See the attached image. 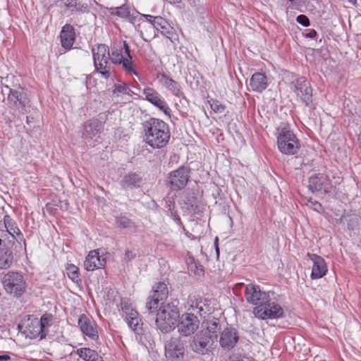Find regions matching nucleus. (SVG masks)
I'll return each instance as SVG.
<instances>
[{
  "mask_svg": "<svg viewBox=\"0 0 361 361\" xmlns=\"http://www.w3.org/2000/svg\"><path fill=\"white\" fill-rule=\"evenodd\" d=\"M221 329V325L218 319L208 321L206 328L202 329L190 339L189 342L190 348L200 355H203L209 353L217 345V339Z\"/></svg>",
  "mask_w": 361,
  "mask_h": 361,
  "instance_id": "obj_1",
  "label": "nucleus"
},
{
  "mask_svg": "<svg viewBox=\"0 0 361 361\" xmlns=\"http://www.w3.org/2000/svg\"><path fill=\"white\" fill-rule=\"evenodd\" d=\"M144 140L154 149L165 147L170 139L169 126L162 120L151 118L142 123Z\"/></svg>",
  "mask_w": 361,
  "mask_h": 361,
  "instance_id": "obj_2",
  "label": "nucleus"
},
{
  "mask_svg": "<svg viewBox=\"0 0 361 361\" xmlns=\"http://www.w3.org/2000/svg\"><path fill=\"white\" fill-rule=\"evenodd\" d=\"M276 142L279 152L284 155H295L300 149V142L287 123L276 128Z\"/></svg>",
  "mask_w": 361,
  "mask_h": 361,
  "instance_id": "obj_3",
  "label": "nucleus"
},
{
  "mask_svg": "<svg viewBox=\"0 0 361 361\" xmlns=\"http://www.w3.org/2000/svg\"><path fill=\"white\" fill-rule=\"evenodd\" d=\"M178 305V301L176 300L171 302L162 303L157 311L155 323L162 333H169L175 329L180 317Z\"/></svg>",
  "mask_w": 361,
  "mask_h": 361,
  "instance_id": "obj_4",
  "label": "nucleus"
},
{
  "mask_svg": "<svg viewBox=\"0 0 361 361\" xmlns=\"http://www.w3.org/2000/svg\"><path fill=\"white\" fill-rule=\"evenodd\" d=\"M1 283L7 293L16 298L20 297L26 289L24 276L18 271H8L1 277Z\"/></svg>",
  "mask_w": 361,
  "mask_h": 361,
  "instance_id": "obj_5",
  "label": "nucleus"
},
{
  "mask_svg": "<svg viewBox=\"0 0 361 361\" xmlns=\"http://www.w3.org/2000/svg\"><path fill=\"white\" fill-rule=\"evenodd\" d=\"M94 65L96 71L105 79L111 75L110 52L108 46L99 44L92 49Z\"/></svg>",
  "mask_w": 361,
  "mask_h": 361,
  "instance_id": "obj_6",
  "label": "nucleus"
},
{
  "mask_svg": "<svg viewBox=\"0 0 361 361\" xmlns=\"http://www.w3.org/2000/svg\"><path fill=\"white\" fill-rule=\"evenodd\" d=\"M290 89L297 97L310 109H315L312 102V89L310 82L304 77H300L290 82Z\"/></svg>",
  "mask_w": 361,
  "mask_h": 361,
  "instance_id": "obj_7",
  "label": "nucleus"
},
{
  "mask_svg": "<svg viewBox=\"0 0 361 361\" xmlns=\"http://www.w3.org/2000/svg\"><path fill=\"white\" fill-rule=\"evenodd\" d=\"M169 295L167 286L164 282L157 283L153 288L152 295H150L146 302V308L149 312H157L159 302L164 303V301L166 300Z\"/></svg>",
  "mask_w": 361,
  "mask_h": 361,
  "instance_id": "obj_8",
  "label": "nucleus"
},
{
  "mask_svg": "<svg viewBox=\"0 0 361 361\" xmlns=\"http://www.w3.org/2000/svg\"><path fill=\"white\" fill-rule=\"evenodd\" d=\"M29 103L30 99L24 89H9L8 104L10 108L18 110L20 114L23 115L27 111L26 107L29 105Z\"/></svg>",
  "mask_w": 361,
  "mask_h": 361,
  "instance_id": "obj_9",
  "label": "nucleus"
},
{
  "mask_svg": "<svg viewBox=\"0 0 361 361\" xmlns=\"http://www.w3.org/2000/svg\"><path fill=\"white\" fill-rule=\"evenodd\" d=\"M271 294L273 295V293L263 291L259 286L253 283L247 285L245 290V297L247 302L257 307L263 306L265 302H268Z\"/></svg>",
  "mask_w": 361,
  "mask_h": 361,
  "instance_id": "obj_10",
  "label": "nucleus"
},
{
  "mask_svg": "<svg viewBox=\"0 0 361 361\" xmlns=\"http://www.w3.org/2000/svg\"><path fill=\"white\" fill-rule=\"evenodd\" d=\"M185 343L180 337H171L165 343V354L170 361H181L185 354Z\"/></svg>",
  "mask_w": 361,
  "mask_h": 361,
  "instance_id": "obj_11",
  "label": "nucleus"
},
{
  "mask_svg": "<svg viewBox=\"0 0 361 361\" xmlns=\"http://www.w3.org/2000/svg\"><path fill=\"white\" fill-rule=\"evenodd\" d=\"M255 316L261 319H277L283 316V308L277 303L271 302V298L268 302H265L263 306L255 307L253 310Z\"/></svg>",
  "mask_w": 361,
  "mask_h": 361,
  "instance_id": "obj_12",
  "label": "nucleus"
},
{
  "mask_svg": "<svg viewBox=\"0 0 361 361\" xmlns=\"http://www.w3.org/2000/svg\"><path fill=\"white\" fill-rule=\"evenodd\" d=\"M190 174V169L187 166H181L170 172L168 179L171 189L179 190L185 188L189 180Z\"/></svg>",
  "mask_w": 361,
  "mask_h": 361,
  "instance_id": "obj_13",
  "label": "nucleus"
},
{
  "mask_svg": "<svg viewBox=\"0 0 361 361\" xmlns=\"http://www.w3.org/2000/svg\"><path fill=\"white\" fill-rule=\"evenodd\" d=\"M178 319V331L183 336L193 334L199 328L200 321L193 313L183 314Z\"/></svg>",
  "mask_w": 361,
  "mask_h": 361,
  "instance_id": "obj_14",
  "label": "nucleus"
},
{
  "mask_svg": "<svg viewBox=\"0 0 361 361\" xmlns=\"http://www.w3.org/2000/svg\"><path fill=\"white\" fill-rule=\"evenodd\" d=\"M308 188L313 193L326 194L331 192V185L327 176L315 173L309 178Z\"/></svg>",
  "mask_w": 361,
  "mask_h": 361,
  "instance_id": "obj_15",
  "label": "nucleus"
},
{
  "mask_svg": "<svg viewBox=\"0 0 361 361\" xmlns=\"http://www.w3.org/2000/svg\"><path fill=\"white\" fill-rule=\"evenodd\" d=\"M14 261V254L12 250L11 240L0 238V269L10 268Z\"/></svg>",
  "mask_w": 361,
  "mask_h": 361,
  "instance_id": "obj_16",
  "label": "nucleus"
},
{
  "mask_svg": "<svg viewBox=\"0 0 361 361\" xmlns=\"http://www.w3.org/2000/svg\"><path fill=\"white\" fill-rule=\"evenodd\" d=\"M238 334L233 327H226L220 334L219 344L225 350L233 348L238 341Z\"/></svg>",
  "mask_w": 361,
  "mask_h": 361,
  "instance_id": "obj_17",
  "label": "nucleus"
},
{
  "mask_svg": "<svg viewBox=\"0 0 361 361\" xmlns=\"http://www.w3.org/2000/svg\"><path fill=\"white\" fill-rule=\"evenodd\" d=\"M142 92L148 102L170 116L171 109L157 91L151 87H146Z\"/></svg>",
  "mask_w": 361,
  "mask_h": 361,
  "instance_id": "obj_18",
  "label": "nucleus"
},
{
  "mask_svg": "<svg viewBox=\"0 0 361 361\" xmlns=\"http://www.w3.org/2000/svg\"><path fill=\"white\" fill-rule=\"evenodd\" d=\"M103 129L102 122L97 118H92L82 125V138L90 140L99 134Z\"/></svg>",
  "mask_w": 361,
  "mask_h": 361,
  "instance_id": "obj_19",
  "label": "nucleus"
},
{
  "mask_svg": "<svg viewBox=\"0 0 361 361\" xmlns=\"http://www.w3.org/2000/svg\"><path fill=\"white\" fill-rule=\"evenodd\" d=\"M307 256L313 262L311 279H318L322 278L328 270L324 259L316 254L307 253Z\"/></svg>",
  "mask_w": 361,
  "mask_h": 361,
  "instance_id": "obj_20",
  "label": "nucleus"
},
{
  "mask_svg": "<svg viewBox=\"0 0 361 361\" xmlns=\"http://www.w3.org/2000/svg\"><path fill=\"white\" fill-rule=\"evenodd\" d=\"M78 325L85 335L93 340L98 338V331L95 322L92 321L85 314H82L79 317Z\"/></svg>",
  "mask_w": 361,
  "mask_h": 361,
  "instance_id": "obj_21",
  "label": "nucleus"
},
{
  "mask_svg": "<svg viewBox=\"0 0 361 361\" xmlns=\"http://www.w3.org/2000/svg\"><path fill=\"white\" fill-rule=\"evenodd\" d=\"M111 56V61L116 65H122L123 68L128 74L137 75V72L133 68V61L123 56L121 49H116L112 51Z\"/></svg>",
  "mask_w": 361,
  "mask_h": 361,
  "instance_id": "obj_22",
  "label": "nucleus"
},
{
  "mask_svg": "<svg viewBox=\"0 0 361 361\" xmlns=\"http://www.w3.org/2000/svg\"><path fill=\"white\" fill-rule=\"evenodd\" d=\"M106 264L104 257L99 255L97 250H91L84 262V267L88 271L103 267Z\"/></svg>",
  "mask_w": 361,
  "mask_h": 361,
  "instance_id": "obj_23",
  "label": "nucleus"
},
{
  "mask_svg": "<svg viewBox=\"0 0 361 361\" xmlns=\"http://www.w3.org/2000/svg\"><path fill=\"white\" fill-rule=\"evenodd\" d=\"M154 27L159 31L162 35L170 39L171 42H174L177 39L174 29L166 19L161 16H158L154 20Z\"/></svg>",
  "mask_w": 361,
  "mask_h": 361,
  "instance_id": "obj_24",
  "label": "nucleus"
},
{
  "mask_svg": "<svg viewBox=\"0 0 361 361\" xmlns=\"http://www.w3.org/2000/svg\"><path fill=\"white\" fill-rule=\"evenodd\" d=\"M60 39L61 46L66 50H70L75 40V32L74 27L70 24H66L63 26L61 33Z\"/></svg>",
  "mask_w": 361,
  "mask_h": 361,
  "instance_id": "obj_25",
  "label": "nucleus"
},
{
  "mask_svg": "<svg viewBox=\"0 0 361 361\" xmlns=\"http://www.w3.org/2000/svg\"><path fill=\"white\" fill-rule=\"evenodd\" d=\"M250 86L253 91L262 92L268 86V79L264 73L257 72L250 80Z\"/></svg>",
  "mask_w": 361,
  "mask_h": 361,
  "instance_id": "obj_26",
  "label": "nucleus"
},
{
  "mask_svg": "<svg viewBox=\"0 0 361 361\" xmlns=\"http://www.w3.org/2000/svg\"><path fill=\"white\" fill-rule=\"evenodd\" d=\"M59 6L70 9L72 12L85 13L88 11V6L78 0H59Z\"/></svg>",
  "mask_w": 361,
  "mask_h": 361,
  "instance_id": "obj_27",
  "label": "nucleus"
},
{
  "mask_svg": "<svg viewBox=\"0 0 361 361\" xmlns=\"http://www.w3.org/2000/svg\"><path fill=\"white\" fill-rule=\"evenodd\" d=\"M160 80L163 85L169 91H171V92L173 95L176 97H180L183 94V93L181 91L180 85L176 81L173 80L171 78H170L165 73H161L160 75Z\"/></svg>",
  "mask_w": 361,
  "mask_h": 361,
  "instance_id": "obj_28",
  "label": "nucleus"
},
{
  "mask_svg": "<svg viewBox=\"0 0 361 361\" xmlns=\"http://www.w3.org/2000/svg\"><path fill=\"white\" fill-rule=\"evenodd\" d=\"M142 181V177L136 173H129L123 176L121 185L124 188H139Z\"/></svg>",
  "mask_w": 361,
  "mask_h": 361,
  "instance_id": "obj_29",
  "label": "nucleus"
},
{
  "mask_svg": "<svg viewBox=\"0 0 361 361\" xmlns=\"http://www.w3.org/2000/svg\"><path fill=\"white\" fill-rule=\"evenodd\" d=\"M129 326L137 335L142 334V323L135 310H131L129 314L126 316Z\"/></svg>",
  "mask_w": 361,
  "mask_h": 361,
  "instance_id": "obj_30",
  "label": "nucleus"
},
{
  "mask_svg": "<svg viewBox=\"0 0 361 361\" xmlns=\"http://www.w3.org/2000/svg\"><path fill=\"white\" fill-rule=\"evenodd\" d=\"M182 209L188 212H195L197 207V200L193 194H187L183 199Z\"/></svg>",
  "mask_w": 361,
  "mask_h": 361,
  "instance_id": "obj_31",
  "label": "nucleus"
},
{
  "mask_svg": "<svg viewBox=\"0 0 361 361\" xmlns=\"http://www.w3.org/2000/svg\"><path fill=\"white\" fill-rule=\"evenodd\" d=\"M110 10L111 14L116 15L123 18H127L130 23H133L135 20V16L130 14V8L126 5L118 7H112Z\"/></svg>",
  "mask_w": 361,
  "mask_h": 361,
  "instance_id": "obj_32",
  "label": "nucleus"
},
{
  "mask_svg": "<svg viewBox=\"0 0 361 361\" xmlns=\"http://www.w3.org/2000/svg\"><path fill=\"white\" fill-rule=\"evenodd\" d=\"M77 355L85 361H98L102 359L95 350L88 348L78 349L77 350Z\"/></svg>",
  "mask_w": 361,
  "mask_h": 361,
  "instance_id": "obj_33",
  "label": "nucleus"
},
{
  "mask_svg": "<svg viewBox=\"0 0 361 361\" xmlns=\"http://www.w3.org/2000/svg\"><path fill=\"white\" fill-rule=\"evenodd\" d=\"M191 309L194 311H196L200 314L201 317H204L205 314L211 313V307L209 304V300H204V301H196L195 304L194 302L190 305Z\"/></svg>",
  "mask_w": 361,
  "mask_h": 361,
  "instance_id": "obj_34",
  "label": "nucleus"
},
{
  "mask_svg": "<svg viewBox=\"0 0 361 361\" xmlns=\"http://www.w3.org/2000/svg\"><path fill=\"white\" fill-rule=\"evenodd\" d=\"M51 316L44 314L39 321H35V328L36 329V334H41V339L45 338L47 335V332L45 331V329L47 326H49V323L51 320Z\"/></svg>",
  "mask_w": 361,
  "mask_h": 361,
  "instance_id": "obj_35",
  "label": "nucleus"
},
{
  "mask_svg": "<svg viewBox=\"0 0 361 361\" xmlns=\"http://www.w3.org/2000/svg\"><path fill=\"white\" fill-rule=\"evenodd\" d=\"M66 271L68 277L77 284L81 283V279L79 276V269L73 264H68L66 267Z\"/></svg>",
  "mask_w": 361,
  "mask_h": 361,
  "instance_id": "obj_36",
  "label": "nucleus"
},
{
  "mask_svg": "<svg viewBox=\"0 0 361 361\" xmlns=\"http://www.w3.org/2000/svg\"><path fill=\"white\" fill-rule=\"evenodd\" d=\"M6 232L12 236L13 239L21 240L23 238V235L20 229L16 226H13L12 220L10 221L9 225H8Z\"/></svg>",
  "mask_w": 361,
  "mask_h": 361,
  "instance_id": "obj_37",
  "label": "nucleus"
},
{
  "mask_svg": "<svg viewBox=\"0 0 361 361\" xmlns=\"http://www.w3.org/2000/svg\"><path fill=\"white\" fill-rule=\"evenodd\" d=\"M348 219H346V221H348V228L350 229V230H355L357 229L359 226L360 225V222H361V219L360 218L355 215V214H353V215H350L348 216Z\"/></svg>",
  "mask_w": 361,
  "mask_h": 361,
  "instance_id": "obj_38",
  "label": "nucleus"
},
{
  "mask_svg": "<svg viewBox=\"0 0 361 361\" xmlns=\"http://www.w3.org/2000/svg\"><path fill=\"white\" fill-rule=\"evenodd\" d=\"M116 224L118 228H131L133 225V223L128 218L121 216L116 218Z\"/></svg>",
  "mask_w": 361,
  "mask_h": 361,
  "instance_id": "obj_39",
  "label": "nucleus"
},
{
  "mask_svg": "<svg viewBox=\"0 0 361 361\" xmlns=\"http://www.w3.org/2000/svg\"><path fill=\"white\" fill-rule=\"evenodd\" d=\"M120 305L122 312L126 314V316H127V314H129L131 310H134L132 308L131 304L129 302V300L127 299H122Z\"/></svg>",
  "mask_w": 361,
  "mask_h": 361,
  "instance_id": "obj_40",
  "label": "nucleus"
},
{
  "mask_svg": "<svg viewBox=\"0 0 361 361\" xmlns=\"http://www.w3.org/2000/svg\"><path fill=\"white\" fill-rule=\"evenodd\" d=\"M211 109L215 112V113H219L222 114L224 112L226 109V106L221 104H220L218 101H213L210 104Z\"/></svg>",
  "mask_w": 361,
  "mask_h": 361,
  "instance_id": "obj_41",
  "label": "nucleus"
},
{
  "mask_svg": "<svg viewBox=\"0 0 361 361\" xmlns=\"http://www.w3.org/2000/svg\"><path fill=\"white\" fill-rule=\"evenodd\" d=\"M128 85L125 83H118L114 85V89L113 90V94L122 93L126 94L127 91Z\"/></svg>",
  "mask_w": 361,
  "mask_h": 361,
  "instance_id": "obj_42",
  "label": "nucleus"
},
{
  "mask_svg": "<svg viewBox=\"0 0 361 361\" xmlns=\"http://www.w3.org/2000/svg\"><path fill=\"white\" fill-rule=\"evenodd\" d=\"M166 208L168 210V212L169 213V215L173 217L174 215L178 214L176 211H175V204L173 201L168 200L166 202Z\"/></svg>",
  "mask_w": 361,
  "mask_h": 361,
  "instance_id": "obj_43",
  "label": "nucleus"
},
{
  "mask_svg": "<svg viewBox=\"0 0 361 361\" xmlns=\"http://www.w3.org/2000/svg\"><path fill=\"white\" fill-rule=\"evenodd\" d=\"M296 21H297V23H298L299 24H300L301 25H302L304 27H307L310 25L309 18L305 15H303V14L299 15L296 18Z\"/></svg>",
  "mask_w": 361,
  "mask_h": 361,
  "instance_id": "obj_44",
  "label": "nucleus"
},
{
  "mask_svg": "<svg viewBox=\"0 0 361 361\" xmlns=\"http://www.w3.org/2000/svg\"><path fill=\"white\" fill-rule=\"evenodd\" d=\"M35 322H32L31 323V325L29 326V329H28V331L30 334V338H37V337H39L41 338V334H37L36 332V329L35 328Z\"/></svg>",
  "mask_w": 361,
  "mask_h": 361,
  "instance_id": "obj_45",
  "label": "nucleus"
},
{
  "mask_svg": "<svg viewBox=\"0 0 361 361\" xmlns=\"http://www.w3.org/2000/svg\"><path fill=\"white\" fill-rule=\"evenodd\" d=\"M303 35L307 38L315 39L317 35V32L314 29H307L305 32H303Z\"/></svg>",
  "mask_w": 361,
  "mask_h": 361,
  "instance_id": "obj_46",
  "label": "nucleus"
},
{
  "mask_svg": "<svg viewBox=\"0 0 361 361\" xmlns=\"http://www.w3.org/2000/svg\"><path fill=\"white\" fill-rule=\"evenodd\" d=\"M11 221V217L8 215H6L4 218L3 221L0 219V228L2 227H5L6 228H8V225H9V223Z\"/></svg>",
  "mask_w": 361,
  "mask_h": 361,
  "instance_id": "obj_47",
  "label": "nucleus"
},
{
  "mask_svg": "<svg viewBox=\"0 0 361 361\" xmlns=\"http://www.w3.org/2000/svg\"><path fill=\"white\" fill-rule=\"evenodd\" d=\"M314 207V209L318 212H321L323 210L322 205L317 201L311 202Z\"/></svg>",
  "mask_w": 361,
  "mask_h": 361,
  "instance_id": "obj_48",
  "label": "nucleus"
},
{
  "mask_svg": "<svg viewBox=\"0 0 361 361\" xmlns=\"http://www.w3.org/2000/svg\"><path fill=\"white\" fill-rule=\"evenodd\" d=\"M173 219V220L175 221V222L182 228V229L183 231H185V226L183 224L182 221H181V219L179 217V216L178 214L176 215H174V216L172 217Z\"/></svg>",
  "mask_w": 361,
  "mask_h": 361,
  "instance_id": "obj_49",
  "label": "nucleus"
},
{
  "mask_svg": "<svg viewBox=\"0 0 361 361\" xmlns=\"http://www.w3.org/2000/svg\"><path fill=\"white\" fill-rule=\"evenodd\" d=\"M229 361H252L250 360L248 357H240L238 356H231L229 358Z\"/></svg>",
  "mask_w": 361,
  "mask_h": 361,
  "instance_id": "obj_50",
  "label": "nucleus"
},
{
  "mask_svg": "<svg viewBox=\"0 0 361 361\" xmlns=\"http://www.w3.org/2000/svg\"><path fill=\"white\" fill-rule=\"evenodd\" d=\"M135 257V255L130 250H127L125 253V259L130 261Z\"/></svg>",
  "mask_w": 361,
  "mask_h": 361,
  "instance_id": "obj_51",
  "label": "nucleus"
},
{
  "mask_svg": "<svg viewBox=\"0 0 361 361\" xmlns=\"http://www.w3.org/2000/svg\"><path fill=\"white\" fill-rule=\"evenodd\" d=\"M123 46H124L125 52L128 57V59L132 60V56L130 53V47H129L128 44L126 43V42H123Z\"/></svg>",
  "mask_w": 361,
  "mask_h": 361,
  "instance_id": "obj_52",
  "label": "nucleus"
},
{
  "mask_svg": "<svg viewBox=\"0 0 361 361\" xmlns=\"http://www.w3.org/2000/svg\"><path fill=\"white\" fill-rule=\"evenodd\" d=\"M292 5L300 6L302 4H305L307 0H288Z\"/></svg>",
  "mask_w": 361,
  "mask_h": 361,
  "instance_id": "obj_53",
  "label": "nucleus"
},
{
  "mask_svg": "<svg viewBox=\"0 0 361 361\" xmlns=\"http://www.w3.org/2000/svg\"><path fill=\"white\" fill-rule=\"evenodd\" d=\"M144 17L147 19V21H149L150 23H152L153 26H154V20L156 19V18H158V16H152L151 15H144Z\"/></svg>",
  "mask_w": 361,
  "mask_h": 361,
  "instance_id": "obj_54",
  "label": "nucleus"
},
{
  "mask_svg": "<svg viewBox=\"0 0 361 361\" xmlns=\"http://www.w3.org/2000/svg\"><path fill=\"white\" fill-rule=\"evenodd\" d=\"M218 241H219V238H218V237H216L215 240H214V245H215V249H216L217 255H219V245H218Z\"/></svg>",
  "mask_w": 361,
  "mask_h": 361,
  "instance_id": "obj_55",
  "label": "nucleus"
},
{
  "mask_svg": "<svg viewBox=\"0 0 361 361\" xmlns=\"http://www.w3.org/2000/svg\"><path fill=\"white\" fill-rule=\"evenodd\" d=\"M11 359L10 356L7 355H0V361H8Z\"/></svg>",
  "mask_w": 361,
  "mask_h": 361,
  "instance_id": "obj_56",
  "label": "nucleus"
},
{
  "mask_svg": "<svg viewBox=\"0 0 361 361\" xmlns=\"http://www.w3.org/2000/svg\"><path fill=\"white\" fill-rule=\"evenodd\" d=\"M189 2L192 6H197L199 0H189Z\"/></svg>",
  "mask_w": 361,
  "mask_h": 361,
  "instance_id": "obj_57",
  "label": "nucleus"
},
{
  "mask_svg": "<svg viewBox=\"0 0 361 361\" xmlns=\"http://www.w3.org/2000/svg\"><path fill=\"white\" fill-rule=\"evenodd\" d=\"M169 1L172 4H178L181 3V0H169Z\"/></svg>",
  "mask_w": 361,
  "mask_h": 361,
  "instance_id": "obj_58",
  "label": "nucleus"
},
{
  "mask_svg": "<svg viewBox=\"0 0 361 361\" xmlns=\"http://www.w3.org/2000/svg\"><path fill=\"white\" fill-rule=\"evenodd\" d=\"M133 94V92L130 89V87L128 86L127 87V91L126 92L125 94H128V95H132Z\"/></svg>",
  "mask_w": 361,
  "mask_h": 361,
  "instance_id": "obj_59",
  "label": "nucleus"
},
{
  "mask_svg": "<svg viewBox=\"0 0 361 361\" xmlns=\"http://www.w3.org/2000/svg\"><path fill=\"white\" fill-rule=\"evenodd\" d=\"M349 2L352 3L353 4H355L357 2V0H348Z\"/></svg>",
  "mask_w": 361,
  "mask_h": 361,
  "instance_id": "obj_60",
  "label": "nucleus"
},
{
  "mask_svg": "<svg viewBox=\"0 0 361 361\" xmlns=\"http://www.w3.org/2000/svg\"><path fill=\"white\" fill-rule=\"evenodd\" d=\"M26 119H27V123H28L29 122L28 116L26 117Z\"/></svg>",
  "mask_w": 361,
  "mask_h": 361,
  "instance_id": "obj_61",
  "label": "nucleus"
}]
</instances>
